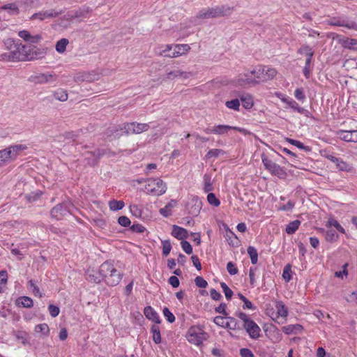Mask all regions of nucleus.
Segmentation results:
<instances>
[{"label": "nucleus", "mask_w": 357, "mask_h": 357, "mask_svg": "<svg viewBox=\"0 0 357 357\" xmlns=\"http://www.w3.org/2000/svg\"><path fill=\"white\" fill-rule=\"evenodd\" d=\"M6 52L0 59L7 61H29L44 57L45 50L43 46H7Z\"/></svg>", "instance_id": "nucleus-1"}, {"label": "nucleus", "mask_w": 357, "mask_h": 357, "mask_svg": "<svg viewBox=\"0 0 357 357\" xmlns=\"http://www.w3.org/2000/svg\"><path fill=\"white\" fill-rule=\"evenodd\" d=\"M232 8L227 6H215L213 8H203L197 14V15L190 20L189 26H197L200 23L199 20L215 18L227 15L230 13Z\"/></svg>", "instance_id": "nucleus-2"}, {"label": "nucleus", "mask_w": 357, "mask_h": 357, "mask_svg": "<svg viewBox=\"0 0 357 357\" xmlns=\"http://www.w3.org/2000/svg\"><path fill=\"white\" fill-rule=\"evenodd\" d=\"M99 273L105 283L111 287L116 286L122 280V275L109 261H105L99 268Z\"/></svg>", "instance_id": "nucleus-3"}, {"label": "nucleus", "mask_w": 357, "mask_h": 357, "mask_svg": "<svg viewBox=\"0 0 357 357\" xmlns=\"http://www.w3.org/2000/svg\"><path fill=\"white\" fill-rule=\"evenodd\" d=\"M167 190V184L158 177L146 178V184L142 191L148 195L160 197Z\"/></svg>", "instance_id": "nucleus-4"}, {"label": "nucleus", "mask_w": 357, "mask_h": 357, "mask_svg": "<svg viewBox=\"0 0 357 357\" xmlns=\"http://www.w3.org/2000/svg\"><path fill=\"white\" fill-rule=\"evenodd\" d=\"M189 343L197 347L203 345L204 341L209 337L208 333L204 331V326L199 324L191 326L185 335Z\"/></svg>", "instance_id": "nucleus-5"}, {"label": "nucleus", "mask_w": 357, "mask_h": 357, "mask_svg": "<svg viewBox=\"0 0 357 357\" xmlns=\"http://www.w3.org/2000/svg\"><path fill=\"white\" fill-rule=\"evenodd\" d=\"M267 314L275 323L283 324L286 323L287 320L289 310L282 301H276L275 302V310L267 309Z\"/></svg>", "instance_id": "nucleus-6"}, {"label": "nucleus", "mask_w": 357, "mask_h": 357, "mask_svg": "<svg viewBox=\"0 0 357 357\" xmlns=\"http://www.w3.org/2000/svg\"><path fill=\"white\" fill-rule=\"evenodd\" d=\"M238 317L243 322V327L252 339H258L260 337L261 328L248 314L245 312H239Z\"/></svg>", "instance_id": "nucleus-7"}, {"label": "nucleus", "mask_w": 357, "mask_h": 357, "mask_svg": "<svg viewBox=\"0 0 357 357\" xmlns=\"http://www.w3.org/2000/svg\"><path fill=\"white\" fill-rule=\"evenodd\" d=\"M262 163L265 169L272 175L278 176L279 178H285L287 172L283 167L269 159L265 154L261 155Z\"/></svg>", "instance_id": "nucleus-8"}, {"label": "nucleus", "mask_w": 357, "mask_h": 357, "mask_svg": "<svg viewBox=\"0 0 357 357\" xmlns=\"http://www.w3.org/2000/svg\"><path fill=\"white\" fill-rule=\"evenodd\" d=\"M190 46H160L159 54L165 57L174 58L186 54Z\"/></svg>", "instance_id": "nucleus-9"}, {"label": "nucleus", "mask_w": 357, "mask_h": 357, "mask_svg": "<svg viewBox=\"0 0 357 357\" xmlns=\"http://www.w3.org/2000/svg\"><path fill=\"white\" fill-rule=\"evenodd\" d=\"M58 76L54 72L36 73L30 77V80L38 84H50L57 81Z\"/></svg>", "instance_id": "nucleus-10"}, {"label": "nucleus", "mask_w": 357, "mask_h": 357, "mask_svg": "<svg viewBox=\"0 0 357 357\" xmlns=\"http://www.w3.org/2000/svg\"><path fill=\"white\" fill-rule=\"evenodd\" d=\"M230 130H238L241 133H245V130L243 128L227 125H218L213 126L211 128H207L204 129V132L206 134L223 135L227 133Z\"/></svg>", "instance_id": "nucleus-11"}, {"label": "nucleus", "mask_w": 357, "mask_h": 357, "mask_svg": "<svg viewBox=\"0 0 357 357\" xmlns=\"http://www.w3.org/2000/svg\"><path fill=\"white\" fill-rule=\"evenodd\" d=\"M328 39H331V45H357V40L350 39L344 36L339 35L335 33L328 34Z\"/></svg>", "instance_id": "nucleus-12"}, {"label": "nucleus", "mask_w": 357, "mask_h": 357, "mask_svg": "<svg viewBox=\"0 0 357 357\" xmlns=\"http://www.w3.org/2000/svg\"><path fill=\"white\" fill-rule=\"evenodd\" d=\"M149 125L148 123H141L132 122L125 124L124 130L127 134H140L148 130Z\"/></svg>", "instance_id": "nucleus-13"}, {"label": "nucleus", "mask_w": 357, "mask_h": 357, "mask_svg": "<svg viewBox=\"0 0 357 357\" xmlns=\"http://www.w3.org/2000/svg\"><path fill=\"white\" fill-rule=\"evenodd\" d=\"M328 24L331 26H344L349 29L357 30V24L356 22L340 17L331 18L328 21Z\"/></svg>", "instance_id": "nucleus-14"}, {"label": "nucleus", "mask_w": 357, "mask_h": 357, "mask_svg": "<svg viewBox=\"0 0 357 357\" xmlns=\"http://www.w3.org/2000/svg\"><path fill=\"white\" fill-rule=\"evenodd\" d=\"M222 227L225 229L224 237L229 245L236 248L239 246V240L236 235L229 229L228 225L222 223Z\"/></svg>", "instance_id": "nucleus-15"}, {"label": "nucleus", "mask_w": 357, "mask_h": 357, "mask_svg": "<svg viewBox=\"0 0 357 357\" xmlns=\"http://www.w3.org/2000/svg\"><path fill=\"white\" fill-rule=\"evenodd\" d=\"M18 36L25 42L30 44H36L41 42L43 36L41 34L31 35L28 31L22 30L19 31Z\"/></svg>", "instance_id": "nucleus-16"}, {"label": "nucleus", "mask_w": 357, "mask_h": 357, "mask_svg": "<svg viewBox=\"0 0 357 357\" xmlns=\"http://www.w3.org/2000/svg\"><path fill=\"white\" fill-rule=\"evenodd\" d=\"M99 79V74L89 72H79L74 76V79L76 82H93Z\"/></svg>", "instance_id": "nucleus-17"}, {"label": "nucleus", "mask_w": 357, "mask_h": 357, "mask_svg": "<svg viewBox=\"0 0 357 357\" xmlns=\"http://www.w3.org/2000/svg\"><path fill=\"white\" fill-rule=\"evenodd\" d=\"M253 81L254 79H252V76L245 73L243 74H240L232 81V83L235 86H245L250 84H253Z\"/></svg>", "instance_id": "nucleus-18"}, {"label": "nucleus", "mask_w": 357, "mask_h": 357, "mask_svg": "<svg viewBox=\"0 0 357 357\" xmlns=\"http://www.w3.org/2000/svg\"><path fill=\"white\" fill-rule=\"evenodd\" d=\"M337 135L340 139L347 142H357V130H339Z\"/></svg>", "instance_id": "nucleus-19"}, {"label": "nucleus", "mask_w": 357, "mask_h": 357, "mask_svg": "<svg viewBox=\"0 0 357 357\" xmlns=\"http://www.w3.org/2000/svg\"><path fill=\"white\" fill-rule=\"evenodd\" d=\"M63 13V10H60L59 12H56L54 10H48L44 12H39L34 13L31 17V20L38 19L42 21L46 18H52L59 16Z\"/></svg>", "instance_id": "nucleus-20"}, {"label": "nucleus", "mask_w": 357, "mask_h": 357, "mask_svg": "<svg viewBox=\"0 0 357 357\" xmlns=\"http://www.w3.org/2000/svg\"><path fill=\"white\" fill-rule=\"evenodd\" d=\"M144 314L146 319L153 321L155 324H159L161 323L160 316L151 306L145 307L144 309Z\"/></svg>", "instance_id": "nucleus-21"}, {"label": "nucleus", "mask_w": 357, "mask_h": 357, "mask_svg": "<svg viewBox=\"0 0 357 357\" xmlns=\"http://www.w3.org/2000/svg\"><path fill=\"white\" fill-rule=\"evenodd\" d=\"M51 215L56 220H61L66 215L67 210L64 204H58L51 210Z\"/></svg>", "instance_id": "nucleus-22"}, {"label": "nucleus", "mask_w": 357, "mask_h": 357, "mask_svg": "<svg viewBox=\"0 0 357 357\" xmlns=\"http://www.w3.org/2000/svg\"><path fill=\"white\" fill-rule=\"evenodd\" d=\"M264 72H265V69L263 67L256 66L252 70L247 72V73L252 76V79H254V84L257 83L259 81H262Z\"/></svg>", "instance_id": "nucleus-23"}, {"label": "nucleus", "mask_w": 357, "mask_h": 357, "mask_svg": "<svg viewBox=\"0 0 357 357\" xmlns=\"http://www.w3.org/2000/svg\"><path fill=\"white\" fill-rule=\"evenodd\" d=\"M27 149L28 147L25 144H15L8 147V149L10 151V154L14 160H15L18 155H21V153Z\"/></svg>", "instance_id": "nucleus-24"}, {"label": "nucleus", "mask_w": 357, "mask_h": 357, "mask_svg": "<svg viewBox=\"0 0 357 357\" xmlns=\"http://www.w3.org/2000/svg\"><path fill=\"white\" fill-rule=\"evenodd\" d=\"M172 235L178 240H183L188 237V232L183 227H181L177 225H174L172 231Z\"/></svg>", "instance_id": "nucleus-25"}, {"label": "nucleus", "mask_w": 357, "mask_h": 357, "mask_svg": "<svg viewBox=\"0 0 357 357\" xmlns=\"http://www.w3.org/2000/svg\"><path fill=\"white\" fill-rule=\"evenodd\" d=\"M12 160H14V159L8 148L0 151V167L6 165Z\"/></svg>", "instance_id": "nucleus-26"}, {"label": "nucleus", "mask_w": 357, "mask_h": 357, "mask_svg": "<svg viewBox=\"0 0 357 357\" xmlns=\"http://www.w3.org/2000/svg\"><path fill=\"white\" fill-rule=\"evenodd\" d=\"M303 326L301 324H289L282 328V331L287 335L296 334L303 330Z\"/></svg>", "instance_id": "nucleus-27"}, {"label": "nucleus", "mask_w": 357, "mask_h": 357, "mask_svg": "<svg viewBox=\"0 0 357 357\" xmlns=\"http://www.w3.org/2000/svg\"><path fill=\"white\" fill-rule=\"evenodd\" d=\"M150 333L152 335L153 342L158 344L162 342L160 330L158 324H153L151 326Z\"/></svg>", "instance_id": "nucleus-28"}, {"label": "nucleus", "mask_w": 357, "mask_h": 357, "mask_svg": "<svg viewBox=\"0 0 357 357\" xmlns=\"http://www.w3.org/2000/svg\"><path fill=\"white\" fill-rule=\"evenodd\" d=\"M240 100L243 107L246 109H250L254 106L253 97L250 94H244L240 96Z\"/></svg>", "instance_id": "nucleus-29"}, {"label": "nucleus", "mask_w": 357, "mask_h": 357, "mask_svg": "<svg viewBox=\"0 0 357 357\" xmlns=\"http://www.w3.org/2000/svg\"><path fill=\"white\" fill-rule=\"evenodd\" d=\"M176 205V201L172 199L165 207L160 209V213L164 217H169L172 215V209Z\"/></svg>", "instance_id": "nucleus-30"}, {"label": "nucleus", "mask_w": 357, "mask_h": 357, "mask_svg": "<svg viewBox=\"0 0 357 357\" xmlns=\"http://www.w3.org/2000/svg\"><path fill=\"white\" fill-rule=\"evenodd\" d=\"M298 52L300 54L305 53L307 58L305 60V66L310 67V64L312 62V57L313 56V51L311 48H310L309 46H304L303 47L299 49Z\"/></svg>", "instance_id": "nucleus-31"}, {"label": "nucleus", "mask_w": 357, "mask_h": 357, "mask_svg": "<svg viewBox=\"0 0 357 357\" xmlns=\"http://www.w3.org/2000/svg\"><path fill=\"white\" fill-rule=\"evenodd\" d=\"M0 9L7 10L10 15H17L20 12L19 8L15 3L6 4L1 6Z\"/></svg>", "instance_id": "nucleus-32"}, {"label": "nucleus", "mask_w": 357, "mask_h": 357, "mask_svg": "<svg viewBox=\"0 0 357 357\" xmlns=\"http://www.w3.org/2000/svg\"><path fill=\"white\" fill-rule=\"evenodd\" d=\"M34 331L36 333H40L41 335L46 337L50 335V328L45 323L36 325L34 328Z\"/></svg>", "instance_id": "nucleus-33"}, {"label": "nucleus", "mask_w": 357, "mask_h": 357, "mask_svg": "<svg viewBox=\"0 0 357 357\" xmlns=\"http://www.w3.org/2000/svg\"><path fill=\"white\" fill-rule=\"evenodd\" d=\"M17 304L23 307L30 308L33 305V302L30 297L22 296L17 300Z\"/></svg>", "instance_id": "nucleus-34"}, {"label": "nucleus", "mask_w": 357, "mask_h": 357, "mask_svg": "<svg viewBox=\"0 0 357 357\" xmlns=\"http://www.w3.org/2000/svg\"><path fill=\"white\" fill-rule=\"evenodd\" d=\"M336 167L342 172H351L353 171L352 165L340 158H339L338 162L336 163Z\"/></svg>", "instance_id": "nucleus-35"}, {"label": "nucleus", "mask_w": 357, "mask_h": 357, "mask_svg": "<svg viewBox=\"0 0 357 357\" xmlns=\"http://www.w3.org/2000/svg\"><path fill=\"white\" fill-rule=\"evenodd\" d=\"M108 205H109V208L111 211H116L122 209L124 207L125 204H124L123 201H122V200L118 201V200L113 199V200H110L109 202Z\"/></svg>", "instance_id": "nucleus-36"}, {"label": "nucleus", "mask_w": 357, "mask_h": 357, "mask_svg": "<svg viewBox=\"0 0 357 357\" xmlns=\"http://www.w3.org/2000/svg\"><path fill=\"white\" fill-rule=\"evenodd\" d=\"M91 11V9L89 6H84L79 8L77 10H74V17L75 18L86 17L87 14Z\"/></svg>", "instance_id": "nucleus-37"}, {"label": "nucleus", "mask_w": 357, "mask_h": 357, "mask_svg": "<svg viewBox=\"0 0 357 357\" xmlns=\"http://www.w3.org/2000/svg\"><path fill=\"white\" fill-rule=\"evenodd\" d=\"M53 96L55 99H56L59 101H61V102L66 101L68 98L67 91L62 89H59L58 90L55 91L53 93Z\"/></svg>", "instance_id": "nucleus-38"}, {"label": "nucleus", "mask_w": 357, "mask_h": 357, "mask_svg": "<svg viewBox=\"0 0 357 357\" xmlns=\"http://www.w3.org/2000/svg\"><path fill=\"white\" fill-rule=\"evenodd\" d=\"M8 283V273L5 270L0 271V293H3Z\"/></svg>", "instance_id": "nucleus-39"}, {"label": "nucleus", "mask_w": 357, "mask_h": 357, "mask_svg": "<svg viewBox=\"0 0 357 357\" xmlns=\"http://www.w3.org/2000/svg\"><path fill=\"white\" fill-rule=\"evenodd\" d=\"M300 225V220L292 221L287 225L285 231L288 234H293L298 229Z\"/></svg>", "instance_id": "nucleus-40"}, {"label": "nucleus", "mask_w": 357, "mask_h": 357, "mask_svg": "<svg viewBox=\"0 0 357 357\" xmlns=\"http://www.w3.org/2000/svg\"><path fill=\"white\" fill-rule=\"evenodd\" d=\"M327 227H331L333 226L336 228V229L340 231L342 234H345L346 231L345 229L341 226V225L334 218H331L328 219L327 223H326Z\"/></svg>", "instance_id": "nucleus-41"}, {"label": "nucleus", "mask_w": 357, "mask_h": 357, "mask_svg": "<svg viewBox=\"0 0 357 357\" xmlns=\"http://www.w3.org/2000/svg\"><path fill=\"white\" fill-rule=\"evenodd\" d=\"M247 251L250 256L251 263L252 264H256L258 261V252L257 249L253 246H249Z\"/></svg>", "instance_id": "nucleus-42"}, {"label": "nucleus", "mask_w": 357, "mask_h": 357, "mask_svg": "<svg viewBox=\"0 0 357 357\" xmlns=\"http://www.w3.org/2000/svg\"><path fill=\"white\" fill-rule=\"evenodd\" d=\"M225 105L227 108L238 112L240 110V100L237 98L227 101Z\"/></svg>", "instance_id": "nucleus-43"}, {"label": "nucleus", "mask_w": 357, "mask_h": 357, "mask_svg": "<svg viewBox=\"0 0 357 357\" xmlns=\"http://www.w3.org/2000/svg\"><path fill=\"white\" fill-rule=\"evenodd\" d=\"M277 73L278 72L275 68H268L265 73L264 72L262 81L273 79L276 76Z\"/></svg>", "instance_id": "nucleus-44"}, {"label": "nucleus", "mask_w": 357, "mask_h": 357, "mask_svg": "<svg viewBox=\"0 0 357 357\" xmlns=\"http://www.w3.org/2000/svg\"><path fill=\"white\" fill-rule=\"evenodd\" d=\"M325 238L328 242H335L338 239V234L335 231L329 229L326 232Z\"/></svg>", "instance_id": "nucleus-45"}, {"label": "nucleus", "mask_w": 357, "mask_h": 357, "mask_svg": "<svg viewBox=\"0 0 357 357\" xmlns=\"http://www.w3.org/2000/svg\"><path fill=\"white\" fill-rule=\"evenodd\" d=\"M282 278L286 282H289L291 279V266L290 264H287L282 272Z\"/></svg>", "instance_id": "nucleus-46"}, {"label": "nucleus", "mask_w": 357, "mask_h": 357, "mask_svg": "<svg viewBox=\"0 0 357 357\" xmlns=\"http://www.w3.org/2000/svg\"><path fill=\"white\" fill-rule=\"evenodd\" d=\"M207 201L208 202L215 207H218L220 204V201L216 197L214 193L210 192L207 195Z\"/></svg>", "instance_id": "nucleus-47"}, {"label": "nucleus", "mask_w": 357, "mask_h": 357, "mask_svg": "<svg viewBox=\"0 0 357 357\" xmlns=\"http://www.w3.org/2000/svg\"><path fill=\"white\" fill-rule=\"evenodd\" d=\"M227 317L224 316H216L213 319V322L218 326L224 328L227 326Z\"/></svg>", "instance_id": "nucleus-48"}, {"label": "nucleus", "mask_w": 357, "mask_h": 357, "mask_svg": "<svg viewBox=\"0 0 357 357\" xmlns=\"http://www.w3.org/2000/svg\"><path fill=\"white\" fill-rule=\"evenodd\" d=\"M220 287L225 295V297L227 300H230L233 296L232 290L227 286L225 282H221Z\"/></svg>", "instance_id": "nucleus-49"}, {"label": "nucleus", "mask_w": 357, "mask_h": 357, "mask_svg": "<svg viewBox=\"0 0 357 357\" xmlns=\"http://www.w3.org/2000/svg\"><path fill=\"white\" fill-rule=\"evenodd\" d=\"M162 255L165 257L169 255L172 250V244L169 240H165L162 241Z\"/></svg>", "instance_id": "nucleus-50"}, {"label": "nucleus", "mask_w": 357, "mask_h": 357, "mask_svg": "<svg viewBox=\"0 0 357 357\" xmlns=\"http://www.w3.org/2000/svg\"><path fill=\"white\" fill-rule=\"evenodd\" d=\"M204 192H208L212 191L213 188V184H212V182L211 180V177L207 175H204Z\"/></svg>", "instance_id": "nucleus-51"}, {"label": "nucleus", "mask_w": 357, "mask_h": 357, "mask_svg": "<svg viewBox=\"0 0 357 357\" xmlns=\"http://www.w3.org/2000/svg\"><path fill=\"white\" fill-rule=\"evenodd\" d=\"M283 102H287L291 108L294 110L298 112V113L302 114L303 112V108L301 107L294 100H290L289 101H287L285 99H282Z\"/></svg>", "instance_id": "nucleus-52"}, {"label": "nucleus", "mask_w": 357, "mask_h": 357, "mask_svg": "<svg viewBox=\"0 0 357 357\" xmlns=\"http://www.w3.org/2000/svg\"><path fill=\"white\" fill-rule=\"evenodd\" d=\"M162 312L164 317H165L168 322L173 323L175 321V317L173 314V313L169 310L168 307H164Z\"/></svg>", "instance_id": "nucleus-53"}, {"label": "nucleus", "mask_w": 357, "mask_h": 357, "mask_svg": "<svg viewBox=\"0 0 357 357\" xmlns=\"http://www.w3.org/2000/svg\"><path fill=\"white\" fill-rule=\"evenodd\" d=\"M295 206V202L289 200L286 204H283L278 208L279 211H291Z\"/></svg>", "instance_id": "nucleus-54"}, {"label": "nucleus", "mask_w": 357, "mask_h": 357, "mask_svg": "<svg viewBox=\"0 0 357 357\" xmlns=\"http://www.w3.org/2000/svg\"><path fill=\"white\" fill-rule=\"evenodd\" d=\"M227 270L231 275H234L237 274L238 272L237 267L232 261H229L227 263Z\"/></svg>", "instance_id": "nucleus-55"}, {"label": "nucleus", "mask_w": 357, "mask_h": 357, "mask_svg": "<svg viewBox=\"0 0 357 357\" xmlns=\"http://www.w3.org/2000/svg\"><path fill=\"white\" fill-rule=\"evenodd\" d=\"M195 284L198 287L206 288L208 285V282L201 276H197L195 279Z\"/></svg>", "instance_id": "nucleus-56"}, {"label": "nucleus", "mask_w": 357, "mask_h": 357, "mask_svg": "<svg viewBox=\"0 0 357 357\" xmlns=\"http://www.w3.org/2000/svg\"><path fill=\"white\" fill-rule=\"evenodd\" d=\"M181 248L183 250L187 253L188 255H190L192 252V248L189 242L186 241H182L181 243Z\"/></svg>", "instance_id": "nucleus-57"}, {"label": "nucleus", "mask_w": 357, "mask_h": 357, "mask_svg": "<svg viewBox=\"0 0 357 357\" xmlns=\"http://www.w3.org/2000/svg\"><path fill=\"white\" fill-rule=\"evenodd\" d=\"M48 309H49L50 314L52 317H57L60 312V310H59V307H57L53 304H50L48 307Z\"/></svg>", "instance_id": "nucleus-58"}, {"label": "nucleus", "mask_w": 357, "mask_h": 357, "mask_svg": "<svg viewBox=\"0 0 357 357\" xmlns=\"http://www.w3.org/2000/svg\"><path fill=\"white\" fill-rule=\"evenodd\" d=\"M28 283L32 289L33 294L35 296H38L40 298H41L43 296L42 293L40 292L39 288L33 283V282L32 280H30L29 281Z\"/></svg>", "instance_id": "nucleus-59"}, {"label": "nucleus", "mask_w": 357, "mask_h": 357, "mask_svg": "<svg viewBox=\"0 0 357 357\" xmlns=\"http://www.w3.org/2000/svg\"><path fill=\"white\" fill-rule=\"evenodd\" d=\"M287 141L289 143H290L291 144L296 146L297 148H298L300 149L306 150V148L304 146V144L301 142H300V141H298V140H296V139H290V138H287Z\"/></svg>", "instance_id": "nucleus-60"}, {"label": "nucleus", "mask_w": 357, "mask_h": 357, "mask_svg": "<svg viewBox=\"0 0 357 357\" xmlns=\"http://www.w3.org/2000/svg\"><path fill=\"white\" fill-rule=\"evenodd\" d=\"M236 319L233 317H227V326H224V328H228L231 330H234L236 328Z\"/></svg>", "instance_id": "nucleus-61"}, {"label": "nucleus", "mask_w": 357, "mask_h": 357, "mask_svg": "<svg viewBox=\"0 0 357 357\" xmlns=\"http://www.w3.org/2000/svg\"><path fill=\"white\" fill-rule=\"evenodd\" d=\"M118 222L120 225L123 226V227H128L131 222L130 220V219L126 217V216H120L119 218H118Z\"/></svg>", "instance_id": "nucleus-62"}, {"label": "nucleus", "mask_w": 357, "mask_h": 357, "mask_svg": "<svg viewBox=\"0 0 357 357\" xmlns=\"http://www.w3.org/2000/svg\"><path fill=\"white\" fill-rule=\"evenodd\" d=\"M294 96L297 100L301 101L304 100L305 98L303 90L301 88H298L295 90Z\"/></svg>", "instance_id": "nucleus-63"}, {"label": "nucleus", "mask_w": 357, "mask_h": 357, "mask_svg": "<svg viewBox=\"0 0 357 357\" xmlns=\"http://www.w3.org/2000/svg\"><path fill=\"white\" fill-rule=\"evenodd\" d=\"M241 357H254V354L249 349H241L240 351Z\"/></svg>", "instance_id": "nucleus-64"}]
</instances>
